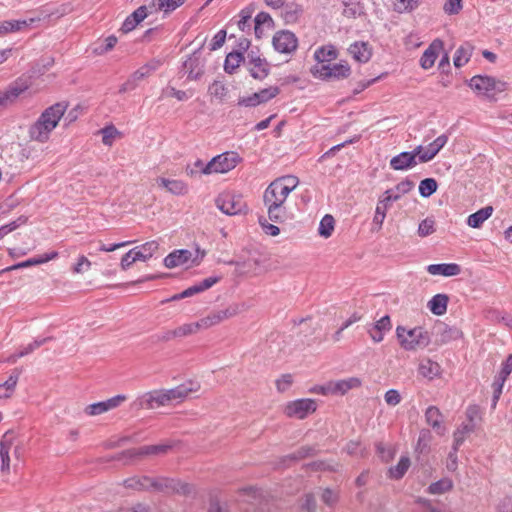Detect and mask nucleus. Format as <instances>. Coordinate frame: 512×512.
<instances>
[{
    "instance_id": "nucleus-40",
    "label": "nucleus",
    "mask_w": 512,
    "mask_h": 512,
    "mask_svg": "<svg viewBox=\"0 0 512 512\" xmlns=\"http://www.w3.org/2000/svg\"><path fill=\"white\" fill-rule=\"evenodd\" d=\"M25 90L17 86H11L4 92L0 93V111L11 105L19 95Z\"/></svg>"
},
{
    "instance_id": "nucleus-21",
    "label": "nucleus",
    "mask_w": 512,
    "mask_h": 512,
    "mask_svg": "<svg viewBox=\"0 0 512 512\" xmlns=\"http://www.w3.org/2000/svg\"><path fill=\"white\" fill-rule=\"evenodd\" d=\"M283 189L272 181L264 191V204L284 205L289 194Z\"/></svg>"
},
{
    "instance_id": "nucleus-1",
    "label": "nucleus",
    "mask_w": 512,
    "mask_h": 512,
    "mask_svg": "<svg viewBox=\"0 0 512 512\" xmlns=\"http://www.w3.org/2000/svg\"><path fill=\"white\" fill-rule=\"evenodd\" d=\"M124 486L128 489L138 491L152 490L183 495L189 494L192 491L189 484L165 477L151 478L148 476H133L124 481Z\"/></svg>"
},
{
    "instance_id": "nucleus-35",
    "label": "nucleus",
    "mask_w": 512,
    "mask_h": 512,
    "mask_svg": "<svg viewBox=\"0 0 512 512\" xmlns=\"http://www.w3.org/2000/svg\"><path fill=\"white\" fill-rule=\"evenodd\" d=\"M418 371L419 374L423 377L432 380L440 375L441 366L437 362H434L430 359H424L419 364Z\"/></svg>"
},
{
    "instance_id": "nucleus-28",
    "label": "nucleus",
    "mask_w": 512,
    "mask_h": 512,
    "mask_svg": "<svg viewBox=\"0 0 512 512\" xmlns=\"http://www.w3.org/2000/svg\"><path fill=\"white\" fill-rule=\"evenodd\" d=\"M146 17V6H140L125 19L120 30L123 33H128L132 31Z\"/></svg>"
},
{
    "instance_id": "nucleus-13",
    "label": "nucleus",
    "mask_w": 512,
    "mask_h": 512,
    "mask_svg": "<svg viewBox=\"0 0 512 512\" xmlns=\"http://www.w3.org/2000/svg\"><path fill=\"white\" fill-rule=\"evenodd\" d=\"M272 42L275 50L284 54H290L294 52L298 46L297 37L294 33L288 30L276 32Z\"/></svg>"
},
{
    "instance_id": "nucleus-20",
    "label": "nucleus",
    "mask_w": 512,
    "mask_h": 512,
    "mask_svg": "<svg viewBox=\"0 0 512 512\" xmlns=\"http://www.w3.org/2000/svg\"><path fill=\"white\" fill-rule=\"evenodd\" d=\"M447 140V136L443 134L438 136L433 142L429 143L427 146L421 145V151L419 153V162L427 163L431 161L439 153V151L446 145Z\"/></svg>"
},
{
    "instance_id": "nucleus-55",
    "label": "nucleus",
    "mask_w": 512,
    "mask_h": 512,
    "mask_svg": "<svg viewBox=\"0 0 512 512\" xmlns=\"http://www.w3.org/2000/svg\"><path fill=\"white\" fill-rule=\"evenodd\" d=\"M315 58L319 62L331 61L336 58V51L332 47L329 49L321 47L315 51Z\"/></svg>"
},
{
    "instance_id": "nucleus-6",
    "label": "nucleus",
    "mask_w": 512,
    "mask_h": 512,
    "mask_svg": "<svg viewBox=\"0 0 512 512\" xmlns=\"http://www.w3.org/2000/svg\"><path fill=\"white\" fill-rule=\"evenodd\" d=\"M217 208L226 215H237L246 209L242 196L233 193H222L215 200Z\"/></svg>"
},
{
    "instance_id": "nucleus-25",
    "label": "nucleus",
    "mask_w": 512,
    "mask_h": 512,
    "mask_svg": "<svg viewBox=\"0 0 512 512\" xmlns=\"http://www.w3.org/2000/svg\"><path fill=\"white\" fill-rule=\"evenodd\" d=\"M192 257V252L187 249L174 250L164 258L167 268H175L186 264Z\"/></svg>"
},
{
    "instance_id": "nucleus-63",
    "label": "nucleus",
    "mask_w": 512,
    "mask_h": 512,
    "mask_svg": "<svg viewBox=\"0 0 512 512\" xmlns=\"http://www.w3.org/2000/svg\"><path fill=\"white\" fill-rule=\"evenodd\" d=\"M384 399L388 405L396 406L401 402V395L397 390L390 389L385 393Z\"/></svg>"
},
{
    "instance_id": "nucleus-56",
    "label": "nucleus",
    "mask_w": 512,
    "mask_h": 512,
    "mask_svg": "<svg viewBox=\"0 0 512 512\" xmlns=\"http://www.w3.org/2000/svg\"><path fill=\"white\" fill-rule=\"evenodd\" d=\"M413 187L414 182L409 179H405L399 182L392 190H394V195H398L400 199L402 195L410 192L413 189Z\"/></svg>"
},
{
    "instance_id": "nucleus-34",
    "label": "nucleus",
    "mask_w": 512,
    "mask_h": 512,
    "mask_svg": "<svg viewBox=\"0 0 512 512\" xmlns=\"http://www.w3.org/2000/svg\"><path fill=\"white\" fill-rule=\"evenodd\" d=\"M159 186L166 188L170 193L174 195H184L188 191L186 183L181 180H169L163 177L157 179Z\"/></svg>"
},
{
    "instance_id": "nucleus-49",
    "label": "nucleus",
    "mask_w": 512,
    "mask_h": 512,
    "mask_svg": "<svg viewBox=\"0 0 512 512\" xmlns=\"http://www.w3.org/2000/svg\"><path fill=\"white\" fill-rule=\"evenodd\" d=\"M276 185H279L280 188H284L288 194H290L298 185L299 180L297 177L288 175L277 178L273 181Z\"/></svg>"
},
{
    "instance_id": "nucleus-3",
    "label": "nucleus",
    "mask_w": 512,
    "mask_h": 512,
    "mask_svg": "<svg viewBox=\"0 0 512 512\" xmlns=\"http://www.w3.org/2000/svg\"><path fill=\"white\" fill-rule=\"evenodd\" d=\"M396 336L401 347L407 351L424 349L431 341L429 333L422 327L407 330L403 326L396 328Z\"/></svg>"
},
{
    "instance_id": "nucleus-37",
    "label": "nucleus",
    "mask_w": 512,
    "mask_h": 512,
    "mask_svg": "<svg viewBox=\"0 0 512 512\" xmlns=\"http://www.w3.org/2000/svg\"><path fill=\"white\" fill-rule=\"evenodd\" d=\"M448 301L449 297L446 294H436L428 302V307L433 314L441 316L447 311Z\"/></svg>"
},
{
    "instance_id": "nucleus-32",
    "label": "nucleus",
    "mask_w": 512,
    "mask_h": 512,
    "mask_svg": "<svg viewBox=\"0 0 512 512\" xmlns=\"http://www.w3.org/2000/svg\"><path fill=\"white\" fill-rule=\"evenodd\" d=\"M441 48V42L440 41H434L422 54L420 58V65L423 69H430L436 59H437V52Z\"/></svg>"
},
{
    "instance_id": "nucleus-29",
    "label": "nucleus",
    "mask_w": 512,
    "mask_h": 512,
    "mask_svg": "<svg viewBox=\"0 0 512 512\" xmlns=\"http://www.w3.org/2000/svg\"><path fill=\"white\" fill-rule=\"evenodd\" d=\"M41 17L31 18L29 20H6L0 22V35H5L11 32L20 31L23 27L34 23L35 21H40Z\"/></svg>"
},
{
    "instance_id": "nucleus-53",
    "label": "nucleus",
    "mask_w": 512,
    "mask_h": 512,
    "mask_svg": "<svg viewBox=\"0 0 512 512\" xmlns=\"http://www.w3.org/2000/svg\"><path fill=\"white\" fill-rule=\"evenodd\" d=\"M102 134V142L104 145L111 146L119 131L114 126L104 127L99 131Z\"/></svg>"
},
{
    "instance_id": "nucleus-14",
    "label": "nucleus",
    "mask_w": 512,
    "mask_h": 512,
    "mask_svg": "<svg viewBox=\"0 0 512 512\" xmlns=\"http://www.w3.org/2000/svg\"><path fill=\"white\" fill-rule=\"evenodd\" d=\"M512 372V354L508 355L505 362L502 364L501 371L499 375L496 377L492 384L493 388V396L491 400V406L492 408H495L497 405V402L502 394L504 383L507 379V377Z\"/></svg>"
},
{
    "instance_id": "nucleus-45",
    "label": "nucleus",
    "mask_w": 512,
    "mask_h": 512,
    "mask_svg": "<svg viewBox=\"0 0 512 512\" xmlns=\"http://www.w3.org/2000/svg\"><path fill=\"white\" fill-rule=\"evenodd\" d=\"M302 13V8L295 3H289L284 6L283 17L287 23H294Z\"/></svg>"
},
{
    "instance_id": "nucleus-48",
    "label": "nucleus",
    "mask_w": 512,
    "mask_h": 512,
    "mask_svg": "<svg viewBox=\"0 0 512 512\" xmlns=\"http://www.w3.org/2000/svg\"><path fill=\"white\" fill-rule=\"evenodd\" d=\"M437 182L434 178H425L419 184V193L422 197L428 198L437 190Z\"/></svg>"
},
{
    "instance_id": "nucleus-64",
    "label": "nucleus",
    "mask_w": 512,
    "mask_h": 512,
    "mask_svg": "<svg viewBox=\"0 0 512 512\" xmlns=\"http://www.w3.org/2000/svg\"><path fill=\"white\" fill-rule=\"evenodd\" d=\"M497 512H512V496L504 497L499 502Z\"/></svg>"
},
{
    "instance_id": "nucleus-59",
    "label": "nucleus",
    "mask_w": 512,
    "mask_h": 512,
    "mask_svg": "<svg viewBox=\"0 0 512 512\" xmlns=\"http://www.w3.org/2000/svg\"><path fill=\"white\" fill-rule=\"evenodd\" d=\"M362 14V7L359 3H345L343 15L348 18H356Z\"/></svg>"
},
{
    "instance_id": "nucleus-38",
    "label": "nucleus",
    "mask_w": 512,
    "mask_h": 512,
    "mask_svg": "<svg viewBox=\"0 0 512 512\" xmlns=\"http://www.w3.org/2000/svg\"><path fill=\"white\" fill-rule=\"evenodd\" d=\"M157 249L158 243L156 241H149L133 248L134 255L138 261H146L150 259Z\"/></svg>"
},
{
    "instance_id": "nucleus-23",
    "label": "nucleus",
    "mask_w": 512,
    "mask_h": 512,
    "mask_svg": "<svg viewBox=\"0 0 512 512\" xmlns=\"http://www.w3.org/2000/svg\"><path fill=\"white\" fill-rule=\"evenodd\" d=\"M425 420L438 435L445 434V427L442 425L443 415L436 406H429L425 411Z\"/></svg>"
},
{
    "instance_id": "nucleus-58",
    "label": "nucleus",
    "mask_w": 512,
    "mask_h": 512,
    "mask_svg": "<svg viewBox=\"0 0 512 512\" xmlns=\"http://www.w3.org/2000/svg\"><path fill=\"white\" fill-rule=\"evenodd\" d=\"M434 221L430 218H426L424 219L420 224H419V227H418V234L421 236V237H426L430 234H432L434 231H435V228H434Z\"/></svg>"
},
{
    "instance_id": "nucleus-9",
    "label": "nucleus",
    "mask_w": 512,
    "mask_h": 512,
    "mask_svg": "<svg viewBox=\"0 0 512 512\" xmlns=\"http://www.w3.org/2000/svg\"><path fill=\"white\" fill-rule=\"evenodd\" d=\"M167 405L164 390H154L139 396L133 403L134 409H155Z\"/></svg>"
},
{
    "instance_id": "nucleus-18",
    "label": "nucleus",
    "mask_w": 512,
    "mask_h": 512,
    "mask_svg": "<svg viewBox=\"0 0 512 512\" xmlns=\"http://www.w3.org/2000/svg\"><path fill=\"white\" fill-rule=\"evenodd\" d=\"M15 442V434L13 431H7L0 440V470L3 473L10 471V450Z\"/></svg>"
},
{
    "instance_id": "nucleus-22",
    "label": "nucleus",
    "mask_w": 512,
    "mask_h": 512,
    "mask_svg": "<svg viewBox=\"0 0 512 512\" xmlns=\"http://www.w3.org/2000/svg\"><path fill=\"white\" fill-rule=\"evenodd\" d=\"M391 328L390 317L385 315L368 329V334L375 343H380L383 341L385 333L390 331Z\"/></svg>"
},
{
    "instance_id": "nucleus-11",
    "label": "nucleus",
    "mask_w": 512,
    "mask_h": 512,
    "mask_svg": "<svg viewBox=\"0 0 512 512\" xmlns=\"http://www.w3.org/2000/svg\"><path fill=\"white\" fill-rule=\"evenodd\" d=\"M316 402L312 399H298L289 402L285 407V414L288 417L304 419L316 411Z\"/></svg>"
},
{
    "instance_id": "nucleus-41",
    "label": "nucleus",
    "mask_w": 512,
    "mask_h": 512,
    "mask_svg": "<svg viewBox=\"0 0 512 512\" xmlns=\"http://www.w3.org/2000/svg\"><path fill=\"white\" fill-rule=\"evenodd\" d=\"M473 47L469 43L461 45L455 53L454 65L458 68L464 66L472 55Z\"/></svg>"
},
{
    "instance_id": "nucleus-43",
    "label": "nucleus",
    "mask_w": 512,
    "mask_h": 512,
    "mask_svg": "<svg viewBox=\"0 0 512 512\" xmlns=\"http://www.w3.org/2000/svg\"><path fill=\"white\" fill-rule=\"evenodd\" d=\"M204 329L202 327L201 320L192 322V323H185L177 328H175L177 333V338H183L187 337L193 334H196L198 331Z\"/></svg>"
},
{
    "instance_id": "nucleus-31",
    "label": "nucleus",
    "mask_w": 512,
    "mask_h": 512,
    "mask_svg": "<svg viewBox=\"0 0 512 512\" xmlns=\"http://www.w3.org/2000/svg\"><path fill=\"white\" fill-rule=\"evenodd\" d=\"M21 369L15 368L10 374L9 378L2 384H0V399L9 398L17 385Z\"/></svg>"
},
{
    "instance_id": "nucleus-8",
    "label": "nucleus",
    "mask_w": 512,
    "mask_h": 512,
    "mask_svg": "<svg viewBox=\"0 0 512 512\" xmlns=\"http://www.w3.org/2000/svg\"><path fill=\"white\" fill-rule=\"evenodd\" d=\"M420 151L421 145H418L412 151L401 152L390 160V167L396 171L412 169L420 163Z\"/></svg>"
},
{
    "instance_id": "nucleus-54",
    "label": "nucleus",
    "mask_w": 512,
    "mask_h": 512,
    "mask_svg": "<svg viewBox=\"0 0 512 512\" xmlns=\"http://www.w3.org/2000/svg\"><path fill=\"white\" fill-rule=\"evenodd\" d=\"M185 0H159L158 10L165 14L170 13L180 7Z\"/></svg>"
},
{
    "instance_id": "nucleus-47",
    "label": "nucleus",
    "mask_w": 512,
    "mask_h": 512,
    "mask_svg": "<svg viewBox=\"0 0 512 512\" xmlns=\"http://www.w3.org/2000/svg\"><path fill=\"white\" fill-rule=\"evenodd\" d=\"M202 323V327L204 329H208L214 325L221 323L226 320L222 310L212 311L206 317L200 319Z\"/></svg>"
},
{
    "instance_id": "nucleus-12",
    "label": "nucleus",
    "mask_w": 512,
    "mask_h": 512,
    "mask_svg": "<svg viewBox=\"0 0 512 512\" xmlns=\"http://www.w3.org/2000/svg\"><path fill=\"white\" fill-rule=\"evenodd\" d=\"M245 66L250 75L256 80H263L270 73V65L267 60L255 55L254 52L248 53Z\"/></svg>"
},
{
    "instance_id": "nucleus-2",
    "label": "nucleus",
    "mask_w": 512,
    "mask_h": 512,
    "mask_svg": "<svg viewBox=\"0 0 512 512\" xmlns=\"http://www.w3.org/2000/svg\"><path fill=\"white\" fill-rule=\"evenodd\" d=\"M67 107V103L58 102L46 108L29 129L31 139L41 143L46 142L50 137V133L64 116Z\"/></svg>"
},
{
    "instance_id": "nucleus-39",
    "label": "nucleus",
    "mask_w": 512,
    "mask_h": 512,
    "mask_svg": "<svg viewBox=\"0 0 512 512\" xmlns=\"http://www.w3.org/2000/svg\"><path fill=\"white\" fill-rule=\"evenodd\" d=\"M242 52L232 51L228 53L224 62V71L228 74H233L241 63L246 62Z\"/></svg>"
},
{
    "instance_id": "nucleus-24",
    "label": "nucleus",
    "mask_w": 512,
    "mask_h": 512,
    "mask_svg": "<svg viewBox=\"0 0 512 512\" xmlns=\"http://www.w3.org/2000/svg\"><path fill=\"white\" fill-rule=\"evenodd\" d=\"M468 421L464 422L455 432H454V443H453V450L457 451L460 445L465 440L466 435H468L470 432H472L474 428V416L472 414V410H468L467 412Z\"/></svg>"
},
{
    "instance_id": "nucleus-51",
    "label": "nucleus",
    "mask_w": 512,
    "mask_h": 512,
    "mask_svg": "<svg viewBox=\"0 0 512 512\" xmlns=\"http://www.w3.org/2000/svg\"><path fill=\"white\" fill-rule=\"evenodd\" d=\"M53 338L52 337H44V338H41V339H35L33 342L29 343L27 346L23 347L18 353H17V356L18 357H24L30 353H32L34 350H36L37 348H39L40 346L44 345L45 343H47L48 341H51Z\"/></svg>"
},
{
    "instance_id": "nucleus-60",
    "label": "nucleus",
    "mask_w": 512,
    "mask_h": 512,
    "mask_svg": "<svg viewBox=\"0 0 512 512\" xmlns=\"http://www.w3.org/2000/svg\"><path fill=\"white\" fill-rule=\"evenodd\" d=\"M421 0H396V10L398 12L411 11L415 9Z\"/></svg>"
},
{
    "instance_id": "nucleus-62",
    "label": "nucleus",
    "mask_w": 512,
    "mask_h": 512,
    "mask_svg": "<svg viewBox=\"0 0 512 512\" xmlns=\"http://www.w3.org/2000/svg\"><path fill=\"white\" fill-rule=\"evenodd\" d=\"M225 39H226V31L225 30L218 31L212 39V42L210 44V50L215 51V50H218L219 48H221L223 46V44L225 43Z\"/></svg>"
},
{
    "instance_id": "nucleus-33",
    "label": "nucleus",
    "mask_w": 512,
    "mask_h": 512,
    "mask_svg": "<svg viewBox=\"0 0 512 512\" xmlns=\"http://www.w3.org/2000/svg\"><path fill=\"white\" fill-rule=\"evenodd\" d=\"M220 279H221V277H219V276L208 277V278L202 280L201 282L194 284L193 286L185 289L183 291V295L187 296V298H188V297L194 296L198 293H201V292L211 288L216 283H218L220 281Z\"/></svg>"
},
{
    "instance_id": "nucleus-46",
    "label": "nucleus",
    "mask_w": 512,
    "mask_h": 512,
    "mask_svg": "<svg viewBox=\"0 0 512 512\" xmlns=\"http://www.w3.org/2000/svg\"><path fill=\"white\" fill-rule=\"evenodd\" d=\"M410 466V459L406 456H402L395 467L390 468V477L394 479H400L404 476Z\"/></svg>"
},
{
    "instance_id": "nucleus-5",
    "label": "nucleus",
    "mask_w": 512,
    "mask_h": 512,
    "mask_svg": "<svg viewBox=\"0 0 512 512\" xmlns=\"http://www.w3.org/2000/svg\"><path fill=\"white\" fill-rule=\"evenodd\" d=\"M240 158L236 152H225L213 157L204 169L205 175L213 173H227L234 169Z\"/></svg>"
},
{
    "instance_id": "nucleus-61",
    "label": "nucleus",
    "mask_w": 512,
    "mask_h": 512,
    "mask_svg": "<svg viewBox=\"0 0 512 512\" xmlns=\"http://www.w3.org/2000/svg\"><path fill=\"white\" fill-rule=\"evenodd\" d=\"M314 451L315 450L312 447L303 446L299 448L296 452L288 455L287 458L294 461L300 460L308 456H312L314 454Z\"/></svg>"
},
{
    "instance_id": "nucleus-44",
    "label": "nucleus",
    "mask_w": 512,
    "mask_h": 512,
    "mask_svg": "<svg viewBox=\"0 0 512 512\" xmlns=\"http://www.w3.org/2000/svg\"><path fill=\"white\" fill-rule=\"evenodd\" d=\"M335 220L332 215L326 214L320 221L318 232L320 236L328 238L334 230Z\"/></svg>"
},
{
    "instance_id": "nucleus-36",
    "label": "nucleus",
    "mask_w": 512,
    "mask_h": 512,
    "mask_svg": "<svg viewBox=\"0 0 512 512\" xmlns=\"http://www.w3.org/2000/svg\"><path fill=\"white\" fill-rule=\"evenodd\" d=\"M435 331L439 337L437 341L440 343H447L453 339H457L460 336V331L457 328L449 327L445 323H439L435 327Z\"/></svg>"
},
{
    "instance_id": "nucleus-4",
    "label": "nucleus",
    "mask_w": 512,
    "mask_h": 512,
    "mask_svg": "<svg viewBox=\"0 0 512 512\" xmlns=\"http://www.w3.org/2000/svg\"><path fill=\"white\" fill-rule=\"evenodd\" d=\"M508 84L507 82L492 77L482 75V102H497L505 97Z\"/></svg>"
},
{
    "instance_id": "nucleus-52",
    "label": "nucleus",
    "mask_w": 512,
    "mask_h": 512,
    "mask_svg": "<svg viewBox=\"0 0 512 512\" xmlns=\"http://www.w3.org/2000/svg\"><path fill=\"white\" fill-rule=\"evenodd\" d=\"M208 92L210 95L216 97L217 99L223 100L227 95L226 86L220 81H214L208 88Z\"/></svg>"
},
{
    "instance_id": "nucleus-27",
    "label": "nucleus",
    "mask_w": 512,
    "mask_h": 512,
    "mask_svg": "<svg viewBox=\"0 0 512 512\" xmlns=\"http://www.w3.org/2000/svg\"><path fill=\"white\" fill-rule=\"evenodd\" d=\"M353 58L361 63H366L372 56L369 44L366 42H355L348 49Z\"/></svg>"
},
{
    "instance_id": "nucleus-17",
    "label": "nucleus",
    "mask_w": 512,
    "mask_h": 512,
    "mask_svg": "<svg viewBox=\"0 0 512 512\" xmlns=\"http://www.w3.org/2000/svg\"><path fill=\"white\" fill-rule=\"evenodd\" d=\"M126 399L127 398L125 395H121V394L116 395V396H114L110 399H107L105 401H101V402H97V403L88 405L85 408V413L89 416H97V415L103 414L109 410L119 407Z\"/></svg>"
},
{
    "instance_id": "nucleus-15",
    "label": "nucleus",
    "mask_w": 512,
    "mask_h": 512,
    "mask_svg": "<svg viewBox=\"0 0 512 512\" xmlns=\"http://www.w3.org/2000/svg\"><path fill=\"white\" fill-rule=\"evenodd\" d=\"M200 388L198 382L188 381L175 388L164 390L167 405L172 402L183 401L191 392H196Z\"/></svg>"
},
{
    "instance_id": "nucleus-10",
    "label": "nucleus",
    "mask_w": 512,
    "mask_h": 512,
    "mask_svg": "<svg viewBox=\"0 0 512 512\" xmlns=\"http://www.w3.org/2000/svg\"><path fill=\"white\" fill-rule=\"evenodd\" d=\"M280 93L278 86H270L264 88L258 92L253 93L250 96L240 97L238 99V105L243 107H255L257 105L268 102Z\"/></svg>"
},
{
    "instance_id": "nucleus-42",
    "label": "nucleus",
    "mask_w": 512,
    "mask_h": 512,
    "mask_svg": "<svg viewBox=\"0 0 512 512\" xmlns=\"http://www.w3.org/2000/svg\"><path fill=\"white\" fill-rule=\"evenodd\" d=\"M267 208L268 220L281 223L286 218L287 209L285 205H270L264 204Z\"/></svg>"
},
{
    "instance_id": "nucleus-7",
    "label": "nucleus",
    "mask_w": 512,
    "mask_h": 512,
    "mask_svg": "<svg viewBox=\"0 0 512 512\" xmlns=\"http://www.w3.org/2000/svg\"><path fill=\"white\" fill-rule=\"evenodd\" d=\"M169 449L170 445L167 444L142 446L139 448H133L123 451L116 457H114V459L119 461L124 460L127 462L128 460H132L138 457H144L148 455H162L167 453Z\"/></svg>"
},
{
    "instance_id": "nucleus-19",
    "label": "nucleus",
    "mask_w": 512,
    "mask_h": 512,
    "mask_svg": "<svg viewBox=\"0 0 512 512\" xmlns=\"http://www.w3.org/2000/svg\"><path fill=\"white\" fill-rule=\"evenodd\" d=\"M183 69L189 80H197L204 74V61L200 57L199 50L193 52L183 63Z\"/></svg>"
},
{
    "instance_id": "nucleus-26",
    "label": "nucleus",
    "mask_w": 512,
    "mask_h": 512,
    "mask_svg": "<svg viewBox=\"0 0 512 512\" xmlns=\"http://www.w3.org/2000/svg\"><path fill=\"white\" fill-rule=\"evenodd\" d=\"M427 272L431 275L450 277L460 274L461 268L456 263L431 264L427 267Z\"/></svg>"
},
{
    "instance_id": "nucleus-57",
    "label": "nucleus",
    "mask_w": 512,
    "mask_h": 512,
    "mask_svg": "<svg viewBox=\"0 0 512 512\" xmlns=\"http://www.w3.org/2000/svg\"><path fill=\"white\" fill-rule=\"evenodd\" d=\"M258 221L265 234L270 236H277L280 233L279 227L269 223L268 219L265 217L260 216Z\"/></svg>"
},
{
    "instance_id": "nucleus-30",
    "label": "nucleus",
    "mask_w": 512,
    "mask_h": 512,
    "mask_svg": "<svg viewBox=\"0 0 512 512\" xmlns=\"http://www.w3.org/2000/svg\"><path fill=\"white\" fill-rule=\"evenodd\" d=\"M333 389V394L344 395L349 390L357 388L361 385V380L357 377L342 379L338 381H330Z\"/></svg>"
},
{
    "instance_id": "nucleus-50",
    "label": "nucleus",
    "mask_w": 512,
    "mask_h": 512,
    "mask_svg": "<svg viewBox=\"0 0 512 512\" xmlns=\"http://www.w3.org/2000/svg\"><path fill=\"white\" fill-rule=\"evenodd\" d=\"M452 488V481L448 478L441 479L437 482L432 483L428 491L431 494H442L449 491Z\"/></svg>"
},
{
    "instance_id": "nucleus-16",
    "label": "nucleus",
    "mask_w": 512,
    "mask_h": 512,
    "mask_svg": "<svg viewBox=\"0 0 512 512\" xmlns=\"http://www.w3.org/2000/svg\"><path fill=\"white\" fill-rule=\"evenodd\" d=\"M350 66L345 64H327L322 65L318 70L317 73L319 74V77L323 80H340L347 78L350 75Z\"/></svg>"
}]
</instances>
